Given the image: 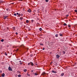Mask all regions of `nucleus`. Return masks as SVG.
<instances>
[{
	"mask_svg": "<svg viewBox=\"0 0 77 77\" xmlns=\"http://www.w3.org/2000/svg\"><path fill=\"white\" fill-rule=\"evenodd\" d=\"M7 17H8V16H5L4 17V19H6Z\"/></svg>",
	"mask_w": 77,
	"mask_h": 77,
	"instance_id": "9",
	"label": "nucleus"
},
{
	"mask_svg": "<svg viewBox=\"0 0 77 77\" xmlns=\"http://www.w3.org/2000/svg\"><path fill=\"white\" fill-rule=\"evenodd\" d=\"M0 3H2V1H0Z\"/></svg>",
	"mask_w": 77,
	"mask_h": 77,
	"instance_id": "42",
	"label": "nucleus"
},
{
	"mask_svg": "<svg viewBox=\"0 0 77 77\" xmlns=\"http://www.w3.org/2000/svg\"><path fill=\"white\" fill-rule=\"evenodd\" d=\"M54 69H56L54 68Z\"/></svg>",
	"mask_w": 77,
	"mask_h": 77,
	"instance_id": "48",
	"label": "nucleus"
},
{
	"mask_svg": "<svg viewBox=\"0 0 77 77\" xmlns=\"http://www.w3.org/2000/svg\"><path fill=\"white\" fill-rule=\"evenodd\" d=\"M27 75H28V76H30V74H29L28 73H27Z\"/></svg>",
	"mask_w": 77,
	"mask_h": 77,
	"instance_id": "30",
	"label": "nucleus"
},
{
	"mask_svg": "<svg viewBox=\"0 0 77 77\" xmlns=\"http://www.w3.org/2000/svg\"><path fill=\"white\" fill-rule=\"evenodd\" d=\"M75 36H77V34L75 35Z\"/></svg>",
	"mask_w": 77,
	"mask_h": 77,
	"instance_id": "46",
	"label": "nucleus"
},
{
	"mask_svg": "<svg viewBox=\"0 0 77 77\" xmlns=\"http://www.w3.org/2000/svg\"><path fill=\"white\" fill-rule=\"evenodd\" d=\"M45 72H43L42 73V75H45Z\"/></svg>",
	"mask_w": 77,
	"mask_h": 77,
	"instance_id": "7",
	"label": "nucleus"
},
{
	"mask_svg": "<svg viewBox=\"0 0 77 77\" xmlns=\"http://www.w3.org/2000/svg\"><path fill=\"white\" fill-rule=\"evenodd\" d=\"M63 25L64 26H67V24H66V23H64V24H63Z\"/></svg>",
	"mask_w": 77,
	"mask_h": 77,
	"instance_id": "12",
	"label": "nucleus"
},
{
	"mask_svg": "<svg viewBox=\"0 0 77 77\" xmlns=\"http://www.w3.org/2000/svg\"><path fill=\"white\" fill-rule=\"evenodd\" d=\"M46 2H48V0H45Z\"/></svg>",
	"mask_w": 77,
	"mask_h": 77,
	"instance_id": "31",
	"label": "nucleus"
},
{
	"mask_svg": "<svg viewBox=\"0 0 77 77\" xmlns=\"http://www.w3.org/2000/svg\"><path fill=\"white\" fill-rule=\"evenodd\" d=\"M20 14H19L18 15H19V16H20Z\"/></svg>",
	"mask_w": 77,
	"mask_h": 77,
	"instance_id": "37",
	"label": "nucleus"
},
{
	"mask_svg": "<svg viewBox=\"0 0 77 77\" xmlns=\"http://www.w3.org/2000/svg\"><path fill=\"white\" fill-rule=\"evenodd\" d=\"M1 42H4V40L3 39H2L1 40Z\"/></svg>",
	"mask_w": 77,
	"mask_h": 77,
	"instance_id": "21",
	"label": "nucleus"
},
{
	"mask_svg": "<svg viewBox=\"0 0 77 77\" xmlns=\"http://www.w3.org/2000/svg\"><path fill=\"white\" fill-rule=\"evenodd\" d=\"M39 74L37 72L35 73L34 75H38Z\"/></svg>",
	"mask_w": 77,
	"mask_h": 77,
	"instance_id": "6",
	"label": "nucleus"
},
{
	"mask_svg": "<svg viewBox=\"0 0 77 77\" xmlns=\"http://www.w3.org/2000/svg\"><path fill=\"white\" fill-rule=\"evenodd\" d=\"M8 69H9V71H12V69L11 67H10V66H9L8 67Z\"/></svg>",
	"mask_w": 77,
	"mask_h": 77,
	"instance_id": "4",
	"label": "nucleus"
},
{
	"mask_svg": "<svg viewBox=\"0 0 77 77\" xmlns=\"http://www.w3.org/2000/svg\"><path fill=\"white\" fill-rule=\"evenodd\" d=\"M20 20H23V17H20Z\"/></svg>",
	"mask_w": 77,
	"mask_h": 77,
	"instance_id": "11",
	"label": "nucleus"
},
{
	"mask_svg": "<svg viewBox=\"0 0 77 77\" xmlns=\"http://www.w3.org/2000/svg\"><path fill=\"white\" fill-rule=\"evenodd\" d=\"M31 72H33V70H32L31 71Z\"/></svg>",
	"mask_w": 77,
	"mask_h": 77,
	"instance_id": "39",
	"label": "nucleus"
},
{
	"mask_svg": "<svg viewBox=\"0 0 77 77\" xmlns=\"http://www.w3.org/2000/svg\"><path fill=\"white\" fill-rule=\"evenodd\" d=\"M18 73H20V72L19 71H18Z\"/></svg>",
	"mask_w": 77,
	"mask_h": 77,
	"instance_id": "41",
	"label": "nucleus"
},
{
	"mask_svg": "<svg viewBox=\"0 0 77 77\" xmlns=\"http://www.w3.org/2000/svg\"><path fill=\"white\" fill-rule=\"evenodd\" d=\"M39 30L40 31H41L42 30V28H40V29H39Z\"/></svg>",
	"mask_w": 77,
	"mask_h": 77,
	"instance_id": "22",
	"label": "nucleus"
},
{
	"mask_svg": "<svg viewBox=\"0 0 77 77\" xmlns=\"http://www.w3.org/2000/svg\"><path fill=\"white\" fill-rule=\"evenodd\" d=\"M76 9H77V7L76 8Z\"/></svg>",
	"mask_w": 77,
	"mask_h": 77,
	"instance_id": "47",
	"label": "nucleus"
},
{
	"mask_svg": "<svg viewBox=\"0 0 77 77\" xmlns=\"http://www.w3.org/2000/svg\"><path fill=\"white\" fill-rule=\"evenodd\" d=\"M19 1H22V0H19Z\"/></svg>",
	"mask_w": 77,
	"mask_h": 77,
	"instance_id": "43",
	"label": "nucleus"
},
{
	"mask_svg": "<svg viewBox=\"0 0 77 77\" xmlns=\"http://www.w3.org/2000/svg\"><path fill=\"white\" fill-rule=\"evenodd\" d=\"M18 77H20L21 76V75L19 74L18 75Z\"/></svg>",
	"mask_w": 77,
	"mask_h": 77,
	"instance_id": "19",
	"label": "nucleus"
},
{
	"mask_svg": "<svg viewBox=\"0 0 77 77\" xmlns=\"http://www.w3.org/2000/svg\"><path fill=\"white\" fill-rule=\"evenodd\" d=\"M2 70H0V73L1 74V73H2Z\"/></svg>",
	"mask_w": 77,
	"mask_h": 77,
	"instance_id": "32",
	"label": "nucleus"
},
{
	"mask_svg": "<svg viewBox=\"0 0 77 77\" xmlns=\"http://www.w3.org/2000/svg\"><path fill=\"white\" fill-rule=\"evenodd\" d=\"M5 56H8V54H7V53H6V52L5 53Z\"/></svg>",
	"mask_w": 77,
	"mask_h": 77,
	"instance_id": "23",
	"label": "nucleus"
},
{
	"mask_svg": "<svg viewBox=\"0 0 77 77\" xmlns=\"http://www.w3.org/2000/svg\"><path fill=\"white\" fill-rule=\"evenodd\" d=\"M16 35H18V33H17V32H16Z\"/></svg>",
	"mask_w": 77,
	"mask_h": 77,
	"instance_id": "35",
	"label": "nucleus"
},
{
	"mask_svg": "<svg viewBox=\"0 0 77 77\" xmlns=\"http://www.w3.org/2000/svg\"><path fill=\"white\" fill-rule=\"evenodd\" d=\"M17 15H18L19 14H18V13H17Z\"/></svg>",
	"mask_w": 77,
	"mask_h": 77,
	"instance_id": "36",
	"label": "nucleus"
},
{
	"mask_svg": "<svg viewBox=\"0 0 77 77\" xmlns=\"http://www.w3.org/2000/svg\"><path fill=\"white\" fill-rule=\"evenodd\" d=\"M56 57L57 58V59H59V57H60V56L57 54L56 55Z\"/></svg>",
	"mask_w": 77,
	"mask_h": 77,
	"instance_id": "3",
	"label": "nucleus"
},
{
	"mask_svg": "<svg viewBox=\"0 0 77 77\" xmlns=\"http://www.w3.org/2000/svg\"><path fill=\"white\" fill-rule=\"evenodd\" d=\"M20 59H17V60H20Z\"/></svg>",
	"mask_w": 77,
	"mask_h": 77,
	"instance_id": "44",
	"label": "nucleus"
},
{
	"mask_svg": "<svg viewBox=\"0 0 77 77\" xmlns=\"http://www.w3.org/2000/svg\"><path fill=\"white\" fill-rule=\"evenodd\" d=\"M63 54H65V52L64 51H63Z\"/></svg>",
	"mask_w": 77,
	"mask_h": 77,
	"instance_id": "17",
	"label": "nucleus"
},
{
	"mask_svg": "<svg viewBox=\"0 0 77 77\" xmlns=\"http://www.w3.org/2000/svg\"><path fill=\"white\" fill-rule=\"evenodd\" d=\"M42 50H45V48H43Z\"/></svg>",
	"mask_w": 77,
	"mask_h": 77,
	"instance_id": "33",
	"label": "nucleus"
},
{
	"mask_svg": "<svg viewBox=\"0 0 77 77\" xmlns=\"http://www.w3.org/2000/svg\"><path fill=\"white\" fill-rule=\"evenodd\" d=\"M52 72H53V73H56V72L55 71L52 70Z\"/></svg>",
	"mask_w": 77,
	"mask_h": 77,
	"instance_id": "10",
	"label": "nucleus"
},
{
	"mask_svg": "<svg viewBox=\"0 0 77 77\" xmlns=\"http://www.w3.org/2000/svg\"><path fill=\"white\" fill-rule=\"evenodd\" d=\"M28 12H29V13H30L31 12V10L30 9L28 10Z\"/></svg>",
	"mask_w": 77,
	"mask_h": 77,
	"instance_id": "5",
	"label": "nucleus"
},
{
	"mask_svg": "<svg viewBox=\"0 0 77 77\" xmlns=\"http://www.w3.org/2000/svg\"><path fill=\"white\" fill-rule=\"evenodd\" d=\"M28 65L33 66V65H34V64H33V63L32 62H30V63H28Z\"/></svg>",
	"mask_w": 77,
	"mask_h": 77,
	"instance_id": "1",
	"label": "nucleus"
},
{
	"mask_svg": "<svg viewBox=\"0 0 77 77\" xmlns=\"http://www.w3.org/2000/svg\"><path fill=\"white\" fill-rule=\"evenodd\" d=\"M61 76H63V75H64V73H61Z\"/></svg>",
	"mask_w": 77,
	"mask_h": 77,
	"instance_id": "13",
	"label": "nucleus"
},
{
	"mask_svg": "<svg viewBox=\"0 0 77 77\" xmlns=\"http://www.w3.org/2000/svg\"><path fill=\"white\" fill-rule=\"evenodd\" d=\"M75 12L77 13V10H75Z\"/></svg>",
	"mask_w": 77,
	"mask_h": 77,
	"instance_id": "28",
	"label": "nucleus"
},
{
	"mask_svg": "<svg viewBox=\"0 0 77 77\" xmlns=\"http://www.w3.org/2000/svg\"><path fill=\"white\" fill-rule=\"evenodd\" d=\"M21 62V61L20 60L19 61V62Z\"/></svg>",
	"mask_w": 77,
	"mask_h": 77,
	"instance_id": "38",
	"label": "nucleus"
},
{
	"mask_svg": "<svg viewBox=\"0 0 77 77\" xmlns=\"http://www.w3.org/2000/svg\"><path fill=\"white\" fill-rule=\"evenodd\" d=\"M60 36H63V35H62V34H60Z\"/></svg>",
	"mask_w": 77,
	"mask_h": 77,
	"instance_id": "18",
	"label": "nucleus"
},
{
	"mask_svg": "<svg viewBox=\"0 0 77 77\" xmlns=\"http://www.w3.org/2000/svg\"><path fill=\"white\" fill-rule=\"evenodd\" d=\"M33 21H34L33 20H31V23H33Z\"/></svg>",
	"mask_w": 77,
	"mask_h": 77,
	"instance_id": "24",
	"label": "nucleus"
},
{
	"mask_svg": "<svg viewBox=\"0 0 77 77\" xmlns=\"http://www.w3.org/2000/svg\"><path fill=\"white\" fill-rule=\"evenodd\" d=\"M20 65H22V63H20Z\"/></svg>",
	"mask_w": 77,
	"mask_h": 77,
	"instance_id": "40",
	"label": "nucleus"
},
{
	"mask_svg": "<svg viewBox=\"0 0 77 77\" xmlns=\"http://www.w3.org/2000/svg\"><path fill=\"white\" fill-rule=\"evenodd\" d=\"M6 11H8L9 10V8H6Z\"/></svg>",
	"mask_w": 77,
	"mask_h": 77,
	"instance_id": "15",
	"label": "nucleus"
},
{
	"mask_svg": "<svg viewBox=\"0 0 77 77\" xmlns=\"http://www.w3.org/2000/svg\"><path fill=\"white\" fill-rule=\"evenodd\" d=\"M24 47H25V46L23 45H21L20 46V48H24Z\"/></svg>",
	"mask_w": 77,
	"mask_h": 77,
	"instance_id": "2",
	"label": "nucleus"
},
{
	"mask_svg": "<svg viewBox=\"0 0 77 77\" xmlns=\"http://www.w3.org/2000/svg\"><path fill=\"white\" fill-rule=\"evenodd\" d=\"M14 16H17V14L16 13H14Z\"/></svg>",
	"mask_w": 77,
	"mask_h": 77,
	"instance_id": "27",
	"label": "nucleus"
},
{
	"mask_svg": "<svg viewBox=\"0 0 77 77\" xmlns=\"http://www.w3.org/2000/svg\"><path fill=\"white\" fill-rule=\"evenodd\" d=\"M30 56H31V57H33V54H31Z\"/></svg>",
	"mask_w": 77,
	"mask_h": 77,
	"instance_id": "29",
	"label": "nucleus"
},
{
	"mask_svg": "<svg viewBox=\"0 0 77 77\" xmlns=\"http://www.w3.org/2000/svg\"><path fill=\"white\" fill-rule=\"evenodd\" d=\"M68 27H71V25H68Z\"/></svg>",
	"mask_w": 77,
	"mask_h": 77,
	"instance_id": "26",
	"label": "nucleus"
},
{
	"mask_svg": "<svg viewBox=\"0 0 77 77\" xmlns=\"http://www.w3.org/2000/svg\"><path fill=\"white\" fill-rule=\"evenodd\" d=\"M40 45H44V44H42V43H40Z\"/></svg>",
	"mask_w": 77,
	"mask_h": 77,
	"instance_id": "25",
	"label": "nucleus"
},
{
	"mask_svg": "<svg viewBox=\"0 0 77 77\" xmlns=\"http://www.w3.org/2000/svg\"><path fill=\"white\" fill-rule=\"evenodd\" d=\"M55 37H58V34H56L55 35Z\"/></svg>",
	"mask_w": 77,
	"mask_h": 77,
	"instance_id": "16",
	"label": "nucleus"
},
{
	"mask_svg": "<svg viewBox=\"0 0 77 77\" xmlns=\"http://www.w3.org/2000/svg\"><path fill=\"white\" fill-rule=\"evenodd\" d=\"M18 49H17V51H18Z\"/></svg>",
	"mask_w": 77,
	"mask_h": 77,
	"instance_id": "45",
	"label": "nucleus"
},
{
	"mask_svg": "<svg viewBox=\"0 0 77 77\" xmlns=\"http://www.w3.org/2000/svg\"><path fill=\"white\" fill-rule=\"evenodd\" d=\"M24 72H26L27 71V69H25L23 70Z\"/></svg>",
	"mask_w": 77,
	"mask_h": 77,
	"instance_id": "20",
	"label": "nucleus"
},
{
	"mask_svg": "<svg viewBox=\"0 0 77 77\" xmlns=\"http://www.w3.org/2000/svg\"><path fill=\"white\" fill-rule=\"evenodd\" d=\"M5 75V74L4 73H3L2 74V77H4Z\"/></svg>",
	"mask_w": 77,
	"mask_h": 77,
	"instance_id": "8",
	"label": "nucleus"
},
{
	"mask_svg": "<svg viewBox=\"0 0 77 77\" xmlns=\"http://www.w3.org/2000/svg\"><path fill=\"white\" fill-rule=\"evenodd\" d=\"M66 17H68V15H66Z\"/></svg>",
	"mask_w": 77,
	"mask_h": 77,
	"instance_id": "34",
	"label": "nucleus"
},
{
	"mask_svg": "<svg viewBox=\"0 0 77 77\" xmlns=\"http://www.w3.org/2000/svg\"><path fill=\"white\" fill-rule=\"evenodd\" d=\"M29 20H26V23H29Z\"/></svg>",
	"mask_w": 77,
	"mask_h": 77,
	"instance_id": "14",
	"label": "nucleus"
}]
</instances>
